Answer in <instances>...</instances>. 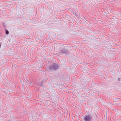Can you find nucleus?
I'll use <instances>...</instances> for the list:
<instances>
[{"instance_id": "3", "label": "nucleus", "mask_w": 121, "mask_h": 121, "mask_svg": "<svg viewBox=\"0 0 121 121\" xmlns=\"http://www.w3.org/2000/svg\"><path fill=\"white\" fill-rule=\"evenodd\" d=\"M34 100H36V101H39V102L38 103H40V102H41V101H40V100H42L43 99H39V100H37V99H34Z\"/></svg>"}, {"instance_id": "1", "label": "nucleus", "mask_w": 121, "mask_h": 121, "mask_svg": "<svg viewBox=\"0 0 121 121\" xmlns=\"http://www.w3.org/2000/svg\"><path fill=\"white\" fill-rule=\"evenodd\" d=\"M92 117L90 115L85 116L84 118L83 121H91Z\"/></svg>"}, {"instance_id": "4", "label": "nucleus", "mask_w": 121, "mask_h": 121, "mask_svg": "<svg viewBox=\"0 0 121 121\" xmlns=\"http://www.w3.org/2000/svg\"><path fill=\"white\" fill-rule=\"evenodd\" d=\"M6 33L7 34H8L9 33V31L7 30H5Z\"/></svg>"}, {"instance_id": "2", "label": "nucleus", "mask_w": 121, "mask_h": 121, "mask_svg": "<svg viewBox=\"0 0 121 121\" xmlns=\"http://www.w3.org/2000/svg\"><path fill=\"white\" fill-rule=\"evenodd\" d=\"M53 67H52L51 68V69L52 70H54L57 69L58 66V65L57 64H56L55 63H54L53 65Z\"/></svg>"}]
</instances>
